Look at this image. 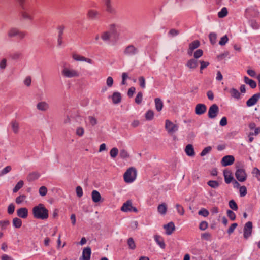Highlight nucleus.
<instances>
[{"label":"nucleus","instance_id":"774afa93","mask_svg":"<svg viewBox=\"0 0 260 260\" xmlns=\"http://www.w3.org/2000/svg\"><path fill=\"white\" fill-rule=\"evenodd\" d=\"M252 173L253 174L255 175L256 178L259 181L260 180V170L257 168H254L253 169Z\"/></svg>","mask_w":260,"mask_h":260},{"label":"nucleus","instance_id":"864d4df0","mask_svg":"<svg viewBox=\"0 0 260 260\" xmlns=\"http://www.w3.org/2000/svg\"><path fill=\"white\" fill-rule=\"evenodd\" d=\"M203 54V51L201 49L197 50L193 54L194 58L197 59L201 57Z\"/></svg>","mask_w":260,"mask_h":260},{"label":"nucleus","instance_id":"a18cd8bd","mask_svg":"<svg viewBox=\"0 0 260 260\" xmlns=\"http://www.w3.org/2000/svg\"><path fill=\"white\" fill-rule=\"evenodd\" d=\"M208 185L212 188H216L219 186V183L217 181L210 180L207 182Z\"/></svg>","mask_w":260,"mask_h":260},{"label":"nucleus","instance_id":"603ef678","mask_svg":"<svg viewBox=\"0 0 260 260\" xmlns=\"http://www.w3.org/2000/svg\"><path fill=\"white\" fill-rule=\"evenodd\" d=\"M118 153V150L117 148L114 147L110 151V155L112 158H115Z\"/></svg>","mask_w":260,"mask_h":260},{"label":"nucleus","instance_id":"e2e57ef3","mask_svg":"<svg viewBox=\"0 0 260 260\" xmlns=\"http://www.w3.org/2000/svg\"><path fill=\"white\" fill-rule=\"evenodd\" d=\"M47 192V189L45 186H43L39 188V194L40 196H45V195H46Z\"/></svg>","mask_w":260,"mask_h":260},{"label":"nucleus","instance_id":"3c124183","mask_svg":"<svg viewBox=\"0 0 260 260\" xmlns=\"http://www.w3.org/2000/svg\"><path fill=\"white\" fill-rule=\"evenodd\" d=\"M249 24L254 29H257L259 28V25L255 20H251L249 21Z\"/></svg>","mask_w":260,"mask_h":260},{"label":"nucleus","instance_id":"0e129e2a","mask_svg":"<svg viewBox=\"0 0 260 260\" xmlns=\"http://www.w3.org/2000/svg\"><path fill=\"white\" fill-rule=\"evenodd\" d=\"M11 167L10 166H7L4 168L1 172L0 175H4L9 173L11 170Z\"/></svg>","mask_w":260,"mask_h":260},{"label":"nucleus","instance_id":"37998d69","mask_svg":"<svg viewBox=\"0 0 260 260\" xmlns=\"http://www.w3.org/2000/svg\"><path fill=\"white\" fill-rule=\"evenodd\" d=\"M84 56L77 54L76 53L72 54V58L76 61H84Z\"/></svg>","mask_w":260,"mask_h":260},{"label":"nucleus","instance_id":"c03bdc74","mask_svg":"<svg viewBox=\"0 0 260 260\" xmlns=\"http://www.w3.org/2000/svg\"><path fill=\"white\" fill-rule=\"evenodd\" d=\"M229 207L233 210L237 211L238 209V205L236 202L233 200H231L229 202Z\"/></svg>","mask_w":260,"mask_h":260},{"label":"nucleus","instance_id":"69168bd1","mask_svg":"<svg viewBox=\"0 0 260 260\" xmlns=\"http://www.w3.org/2000/svg\"><path fill=\"white\" fill-rule=\"evenodd\" d=\"M9 224V221L8 220L0 221V228L2 230H5Z\"/></svg>","mask_w":260,"mask_h":260},{"label":"nucleus","instance_id":"6e6d98bb","mask_svg":"<svg viewBox=\"0 0 260 260\" xmlns=\"http://www.w3.org/2000/svg\"><path fill=\"white\" fill-rule=\"evenodd\" d=\"M176 209H177V212L181 215H183L184 213V208H183V207L179 204H177L176 205Z\"/></svg>","mask_w":260,"mask_h":260},{"label":"nucleus","instance_id":"1a4fd4ad","mask_svg":"<svg viewBox=\"0 0 260 260\" xmlns=\"http://www.w3.org/2000/svg\"><path fill=\"white\" fill-rule=\"evenodd\" d=\"M66 26L63 25H59L57 27V30L58 31L57 36V45L58 46H61L63 44V39L64 31L65 30Z\"/></svg>","mask_w":260,"mask_h":260},{"label":"nucleus","instance_id":"c9c22d12","mask_svg":"<svg viewBox=\"0 0 260 260\" xmlns=\"http://www.w3.org/2000/svg\"><path fill=\"white\" fill-rule=\"evenodd\" d=\"M167 205L165 203L161 204L157 207L158 212L161 215H165L167 212Z\"/></svg>","mask_w":260,"mask_h":260},{"label":"nucleus","instance_id":"6ab92c4d","mask_svg":"<svg viewBox=\"0 0 260 260\" xmlns=\"http://www.w3.org/2000/svg\"><path fill=\"white\" fill-rule=\"evenodd\" d=\"M36 108L40 111H46L49 109V105L46 102L41 101L37 104Z\"/></svg>","mask_w":260,"mask_h":260},{"label":"nucleus","instance_id":"72a5a7b5","mask_svg":"<svg viewBox=\"0 0 260 260\" xmlns=\"http://www.w3.org/2000/svg\"><path fill=\"white\" fill-rule=\"evenodd\" d=\"M155 105L156 109L157 111H160L163 107V103L160 98H157L155 99Z\"/></svg>","mask_w":260,"mask_h":260},{"label":"nucleus","instance_id":"473e14b6","mask_svg":"<svg viewBox=\"0 0 260 260\" xmlns=\"http://www.w3.org/2000/svg\"><path fill=\"white\" fill-rule=\"evenodd\" d=\"M10 125L13 132L15 134H17L19 129V124L18 122L16 120H12L10 123Z\"/></svg>","mask_w":260,"mask_h":260},{"label":"nucleus","instance_id":"6e6552de","mask_svg":"<svg viewBox=\"0 0 260 260\" xmlns=\"http://www.w3.org/2000/svg\"><path fill=\"white\" fill-rule=\"evenodd\" d=\"M101 16L102 13L100 11L93 9L88 10L87 13V17L91 20L99 19Z\"/></svg>","mask_w":260,"mask_h":260},{"label":"nucleus","instance_id":"bb28decb","mask_svg":"<svg viewBox=\"0 0 260 260\" xmlns=\"http://www.w3.org/2000/svg\"><path fill=\"white\" fill-rule=\"evenodd\" d=\"M9 56L13 60H18L22 58V53L20 51H15L11 53Z\"/></svg>","mask_w":260,"mask_h":260},{"label":"nucleus","instance_id":"4be33fe9","mask_svg":"<svg viewBox=\"0 0 260 260\" xmlns=\"http://www.w3.org/2000/svg\"><path fill=\"white\" fill-rule=\"evenodd\" d=\"M223 175L225 182L227 184H229L234 179L232 175V173L229 170H224L223 172Z\"/></svg>","mask_w":260,"mask_h":260},{"label":"nucleus","instance_id":"a19ab883","mask_svg":"<svg viewBox=\"0 0 260 260\" xmlns=\"http://www.w3.org/2000/svg\"><path fill=\"white\" fill-rule=\"evenodd\" d=\"M210 43L214 45L216 43L217 35L216 33L211 32L209 35Z\"/></svg>","mask_w":260,"mask_h":260},{"label":"nucleus","instance_id":"7c9ffc66","mask_svg":"<svg viewBox=\"0 0 260 260\" xmlns=\"http://www.w3.org/2000/svg\"><path fill=\"white\" fill-rule=\"evenodd\" d=\"M185 151L188 156H193L195 155L194 149L191 144H188L186 146Z\"/></svg>","mask_w":260,"mask_h":260},{"label":"nucleus","instance_id":"f3484780","mask_svg":"<svg viewBox=\"0 0 260 260\" xmlns=\"http://www.w3.org/2000/svg\"><path fill=\"white\" fill-rule=\"evenodd\" d=\"M91 254V248L89 247L85 248L83 250L82 257L81 260H90Z\"/></svg>","mask_w":260,"mask_h":260},{"label":"nucleus","instance_id":"2f4dec72","mask_svg":"<svg viewBox=\"0 0 260 260\" xmlns=\"http://www.w3.org/2000/svg\"><path fill=\"white\" fill-rule=\"evenodd\" d=\"M244 81L246 84H248L252 88H255L256 87V82L246 76L244 77Z\"/></svg>","mask_w":260,"mask_h":260},{"label":"nucleus","instance_id":"f257e3e1","mask_svg":"<svg viewBox=\"0 0 260 260\" xmlns=\"http://www.w3.org/2000/svg\"><path fill=\"white\" fill-rule=\"evenodd\" d=\"M32 213L34 217L37 219L46 220L49 217L48 210L41 203L33 207Z\"/></svg>","mask_w":260,"mask_h":260},{"label":"nucleus","instance_id":"680f3d73","mask_svg":"<svg viewBox=\"0 0 260 260\" xmlns=\"http://www.w3.org/2000/svg\"><path fill=\"white\" fill-rule=\"evenodd\" d=\"M7 67V59L3 58L0 61V69L3 71Z\"/></svg>","mask_w":260,"mask_h":260},{"label":"nucleus","instance_id":"412c9836","mask_svg":"<svg viewBox=\"0 0 260 260\" xmlns=\"http://www.w3.org/2000/svg\"><path fill=\"white\" fill-rule=\"evenodd\" d=\"M229 93L231 97L237 100H240L241 99V93L236 88H232L230 89L229 90Z\"/></svg>","mask_w":260,"mask_h":260},{"label":"nucleus","instance_id":"20e7f679","mask_svg":"<svg viewBox=\"0 0 260 260\" xmlns=\"http://www.w3.org/2000/svg\"><path fill=\"white\" fill-rule=\"evenodd\" d=\"M26 35V32L22 31L16 28H11L8 32V36L9 38L17 37V39H23Z\"/></svg>","mask_w":260,"mask_h":260},{"label":"nucleus","instance_id":"f03ea898","mask_svg":"<svg viewBox=\"0 0 260 260\" xmlns=\"http://www.w3.org/2000/svg\"><path fill=\"white\" fill-rule=\"evenodd\" d=\"M22 9L21 15L23 19L31 21L33 20V12L30 8L25 7V0H17Z\"/></svg>","mask_w":260,"mask_h":260},{"label":"nucleus","instance_id":"cd10ccee","mask_svg":"<svg viewBox=\"0 0 260 260\" xmlns=\"http://www.w3.org/2000/svg\"><path fill=\"white\" fill-rule=\"evenodd\" d=\"M154 240L157 243V244L162 248L165 249L166 247V244L164 242L163 238L159 236V235H155L154 236Z\"/></svg>","mask_w":260,"mask_h":260},{"label":"nucleus","instance_id":"c85d7f7f","mask_svg":"<svg viewBox=\"0 0 260 260\" xmlns=\"http://www.w3.org/2000/svg\"><path fill=\"white\" fill-rule=\"evenodd\" d=\"M198 65V62L197 60L194 58L189 59L186 63V66L190 69L196 68Z\"/></svg>","mask_w":260,"mask_h":260},{"label":"nucleus","instance_id":"dca6fc26","mask_svg":"<svg viewBox=\"0 0 260 260\" xmlns=\"http://www.w3.org/2000/svg\"><path fill=\"white\" fill-rule=\"evenodd\" d=\"M235 160L234 157L232 155L224 156L221 160V164L223 166H227L232 165Z\"/></svg>","mask_w":260,"mask_h":260},{"label":"nucleus","instance_id":"338daca9","mask_svg":"<svg viewBox=\"0 0 260 260\" xmlns=\"http://www.w3.org/2000/svg\"><path fill=\"white\" fill-rule=\"evenodd\" d=\"M88 119L89 120L90 124L92 126L95 125L98 123L96 119L93 116H89Z\"/></svg>","mask_w":260,"mask_h":260},{"label":"nucleus","instance_id":"de8ad7c7","mask_svg":"<svg viewBox=\"0 0 260 260\" xmlns=\"http://www.w3.org/2000/svg\"><path fill=\"white\" fill-rule=\"evenodd\" d=\"M140 86L142 88L146 87L145 79L143 76H140L138 79Z\"/></svg>","mask_w":260,"mask_h":260},{"label":"nucleus","instance_id":"052dcab7","mask_svg":"<svg viewBox=\"0 0 260 260\" xmlns=\"http://www.w3.org/2000/svg\"><path fill=\"white\" fill-rule=\"evenodd\" d=\"M237 226H238V224L236 223H234L232 224L229 227V228L228 229V230L227 231L229 235H231V234H232Z\"/></svg>","mask_w":260,"mask_h":260},{"label":"nucleus","instance_id":"9d476101","mask_svg":"<svg viewBox=\"0 0 260 260\" xmlns=\"http://www.w3.org/2000/svg\"><path fill=\"white\" fill-rule=\"evenodd\" d=\"M219 111V107L218 106L215 104H214L212 105L209 109L208 113V116L209 118L211 119H214L215 118Z\"/></svg>","mask_w":260,"mask_h":260},{"label":"nucleus","instance_id":"c756f323","mask_svg":"<svg viewBox=\"0 0 260 260\" xmlns=\"http://www.w3.org/2000/svg\"><path fill=\"white\" fill-rule=\"evenodd\" d=\"M111 35L110 31H106L102 33L101 38L104 42L109 43L110 41Z\"/></svg>","mask_w":260,"mask_h":260},{"label":"nucleus","instance_id":"aec40b11","mask_svg":"<svg viewBox=\"0 0 260 260\" xmlns=\"http://www.w3.org/2000/svg\"><path fill=\"white\" fill-rule=\"evenodd\" d=\"M164 228L166 230L167 235H171L175 230V225L173 222H170L167 224L164 225Z\"/></svg>","mask_w":260,"mask_h":260},{"label":"nucleus","instance_id":"423d86ee","mask_svg":"<svg viewBox=\"0 0 260 260\" xmlns=\"http://www.w3.org/2000/svg\"><path fill=\"white\" fill-rule=\"evenodd\" d=\"M105 11L111 15H116V9L114 8L112 0H103Z\"/></svg>","mask_w":260,"mask_h":260},{"label":"nucleus","instance_id":"b1692460","mask_svg":"<svg viewBox=\"0 0 260 260\" xmlns=\"http://www.w3.org/2000/svg\"><path fill=\"white\" fill-rule=\"evenodd\" d=\"M132 206V203L131 201L128 200L123 204L121 207V210L125 212H129L131 211V209Z\"/></svg>","mask_w":260,"mask_h":260},{"label":"nucleus","instance_id":"4468645a","mask_svg":"<svg viewBox=\"0 0 260 260\" xmlns=\"http://www.w3.org/2000/svg\"><path fill=\"white\" fill-rule=\"evenodd\" d=\"M260 99V93H257L253 95L246 101L247 107H251L255 105Z\"/></svg>","mask_w":260,"mask_h":260},{"label":"nucleus","instance_id":"f704fd0d","mask_svg":"<svg viewBox=\"0 0 260 260\" xmlns=\"http://www.w3.org/2000/svg\"><path fill=\"white\" fill-rule=\"evenodd\" d=\"M119 26L115 24H111L109 26V30L110 34L113 35H116L117 34V28Z\"/></svg>","mask_w":260,"mask_h":260},{"label":"nucleus","instance_id":"bf43d9fd","mask_svg":"<svg viewBox=\"0 0 260 260\" xmlns=\"http://www.w3.org/2000/svg\"><path fill=\"white\" fill-rule=\"evenodd\" d=\"M229 38L226 35H225L221 38L220 40L219 41V44L221 46H223L225 45V44L228 42Z\"/></svg>","mask_w":260,"mask_h":260},{"label":"nucleus","instance_id":"5fc2aeb1","mask_svg":"<svg viewBox=\"0 0 260 260\" xmlns=\"http://www.w3.org/2000/svg\"><path fill=\"white\" fill-rule=\"evenodd\" d=\"M198 214L199 215L207 217L209 214V212L207 209L202 208L199 211Z\"/></svg>","mask_w":260,"mask_h":260},{"label":"nucleus","instance_id":"a878e982","mask_svg":"<svg viewBox=\"0 0 260 260\" xmlns=\"http://www.w3.org/2000/svg\"><path fill=\"white\" fill-rule=\"evenodd\" d=\"M91 197L93 202L94 203H98L100 201L101 199V196L99 192L96 190H94L92 191Z\"/></svg>","mask_w":260,"mask_h":260},{"label":"nucleus","instance_id":"e433bc0d","mask_svg":"<svg viewBox=\"0 0 260 260\" xmlns=\"http://www.w3.org/2000/svg\"><path fill=\"white\" fill-rule=\"evenodd\" d=\"M13 225L16 228H20L22 225V220L17 217L13 219Z\"/></svg>","mask_w":260,"mask_h":260},{"label":"nucleus","instance_id":"4d7b16f0","mask_svg":"<svg viewBox=\"0 0 260 260\" xmlns=\"http://www.w3.org/2000/svg\"><path fill=\"white\" fill-rule=\"evenodd\" d=\"M227 215L229 217V218L232 221L235 220L236 219V215L235 213L232 210H228L227 211Z\"/></svg>","mask_w":260,"mask_h":260},{"label":"nucleus","instance_id":"79ce46f5","mask_svg":"<svg viewBox=\"0 0 260 260\" xmlns=\"http://www.w3.org/2000/svg\"><path fill=\"white\" fill-rule=\"evenodd\" d=\"M23 181L22 180L19 181L13 188V192L14 193L17 192V191H18L19 189H20L23 187Z\"/></svg>","mask_w":260,"mask_h":260},{"label":"nucleus","instance_id":"4c0bfd02","mask_svg":"<svg viewBox=\"0 0 260 260\" xmlns=\"http://www.w3.org/2000/svg\"><path fill=\"white\" fill-rule=\"evenodd\" d=\"M200 45V42L198 40H195L189 44V48L194 50L198 48Z\"/></svg>","mask_w":260,"mask_h":260},{"label":"nucleus","instance_id":"39448f33","mask_svg":"<svg viewBox=\"0 0 260 260\" xmlns=\"http://www.w3.org/2000/svg\"><path fill=\"white\" fill-rule=\"evenodd\" d=\"M61 73L64 77L70 78L78 77L80 75V73L77 70L68 67H64Z\"/></svg>","mask_w":260,"mask_h":260},{"label":"nucleus","instance_id":"13d9d810","mask_svg":"<svg viewBox=\"0 0 260 260\" xmlns=\"http://www.w3.org/2000/svg\"><path fill=\"white\" fill-rule=\"evenodd\" d=\"M119 155L120 157L123 159H125L129 157L128 152L124 149H122L120 150Z\"/></svg>","mask_w":260,"mask_h":260},{"label":"nucleus","instance_id":"0eeeda50","mask_svg":"<svg viewBox=\"0 0 260 260\" xmlns=\"http://www.w3.org/2000/svg\"><path fill=\"white\" fill-rule=\"evenodd\" d=\"M138 53V48L132 44L127 46L123 51L124 55L127 56H134L137 55Z\"/></svg>","mask_w":260,"mask_h":260},{"label":"nucleus","instance_id":"5701e85b","mask_svg":"<svg viewBox=\"0 0 260 260\" xmlns=\"http://www.w3.org/2000/svg\"><path fill=\"white\" fill-rule=\"evenodd\" d=\"M40 176V174L38 172H33L30 173L27 176V180L31 182L38 179Z\"/></svg>","mask_w":260,"mask_h":260},{"label":"nucleus","instance_id":"ddd939ff","mask_svg":"<svg viewBox=\"0 0 260 260\" xmlns=\"http://www.w3.org/2000/svg\"><path fill=\"white\" fill-rule=\"evenodd\" d=\"M252 223L251 221L247 222L244 228V237L245 239L249 238L252 233Z\"/></svg>","mask_w":260,"mask_h":260},{"label":"nucleus","instance_id":"393cba45","mask_svg":"<svg viewBox=\"0 0 260 260\" xmlns=\"http://www.w3.org/2000/svg\"><path fill=\"white\" fill-rule=\"evenodd\" d=\"M112 102L114 104H117L119 103L121 101V94L118 92H115L113 93L112 96Z\"/></svg>","mask_w":260,"mask_h":260},{"label":"nucleus","instance_id":"f8f14e48","mask_svg":"<svg viewBox=\"0 0 260 260\" xmlns=\"http://www.w3.org/2000/svg\"><path fill=\"white\" fill-rule=\"evenodd\" d=\"M235 176L237 179L241 182L245 181L247 179V174L243 169H237L235 172Z\"/></svg>","mask_w":260,"mask_h":260},{"label":"nucleus","instance_id":"2eb2a0df","mask_svg":"<svg viewBox=\"0 0 260 260\" xmlns=\"http://www.w3.org/2000/svg\"><path fill=\"white\" fill-rule=\"evenodd\" d=\"M206 110L207 107L204 104H198L195 107V113L198 115L203 114Z\"/></svg>","mask_w":260,"mask_h":260},{"label":"nucleus","instance_id":"9b49d317","mask_svg":"<svg viewBox=\"0 0 260 260\" xmlns=\"http://www.w3.org/2000/svg\"><path fill=\"white\" fill-rule=\"evenodd\" d=\"M165 129L169 134H173L178 129V126L174 124L169 120H166L165 121Z\"/></svg>","mask_w":260,"mask_h":260},{"label":"nucleus","instance_id":"7ed1b4c3","mask_svg":"<svg viewBox=\"0 0 260 260\" xmlns=\"http://www.w3.org/2000/svg\"><path fill=\"white\" fill-rule=\"evenodd\" d=\"M137 171L135 168L131 167L128 169L123 175L124 181L126 183H131L133 182L136 178Z\"/></svg>","mask_w":260,"mask_h":260},{"label":"nucleus","instance_id":"ea45409f","mask_svg":"<svg viewBox=\"0 0 260 260\" xmlns=\"http://www.w3.org/2000/svg\"><path fill=\"white\" fill-rule=\"evenodd\" d=\"M127 242L129 249L134 250L136 248L135 242L133 238H129Z\"/></svg>","mask_w":260,"mask_h":260},{"label":"nucleus","instance_id":"58836bf2","mask_svg":"<svg viewBox=\"0 0 260 260\" xmlns=\"http://www.w3.org/2000/svg\"><path fill=\"white\" fill-rule=\"evenodd\" d=\"M228 13V9L226 7H223L221 9V11L218 13V16L219 18L225 17Z\"/></svg>","mask_w":260,"mask_h":260},{"label":"nucleus","instance_id":"49530a36","mask_svg":"<svg viewBox=\"0 0 260 260\" xmlns=\"http://www.w3.org/2000/svg\"><path fill=\"white\" fill-rule=\"evenodd\" d=\"M154 117V112L152 110H148L145 114V118L148 120H152Z\"/></svg>","mask_w":260,"mask_h":260},{"label":"nucleus","instance_id":"8fccbe9b","mask_svg":"<svg viewBox=\"0 0 260 260\" xmlns=\"http://www.w3.org/2000/svg\"><path fill=\"white\" fill-rule=\"evenodd\" d=\"M142 98H143V93L142 92H139L137 94V95H136V98H135V102L137 104H140L142 102Z\"/></svg>","mask_w":260,"mask_h":260},{"label":"nucleus","instance_id":"a211bd4d","mask_svg":"<svg viewBox=\"0 0 260 260\" xmlns=\"http://www.w3.org/2000/svg\"><path fill=\"white\" fill-rule=\"evenodd\" d=\"M28 214V209L25 207H22L17 210V215L20 218L25 219Z\"/></svg>","mask_w":260,"mask_h":260},{"label":"nucleus","instance_id":"09e8293b","mask_svg":"<svg viewBox=\"0 0 260 260\" xmlns=\"http://www.w3.org/2000/svg\"><path fill=\"white\" fill-rule=\"evenodd\" d=\"M239 192L240 197H244L247 193V188L245 186H242L239 187Z\"/></svg>","mask_w":260,"mask_h":260}]
</instances>
